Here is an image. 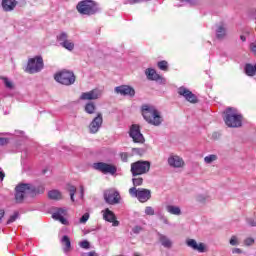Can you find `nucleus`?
I'll return each mask as SVG.
<instances>
[{
    "label": "nucleus",
    "mask_w": 256,
    "mask_h": 256,
    "mask_svg": "<svg viewBox=\"0 0 256 256\" xmlns=\"http://www.w3.org/2000/svg\"><path fill=\"white\" fill-rule=\"evenodd\" d=\"M247 223L250 225V227H256V221L251 218L247 219Z\"/></svg>",
    "instance_id": "c03bdc74"
},
{
    "label": "nucleus",
    "mask_w": 256,
    "mask_h": 256,
    "mask_svg": "<svg viewBox=\"0 0 256 256\" xmlns=\"http://www.w3.org/2000/svg\"><path fill=\"white\" fill-rule=\"evenodd\" d=\"M67 190L70 193V199L71 201H75V193L77 192V188L75 186L72 185H68L67 186Z\"/></svg>",
    "instance_id": "473e14b6"
},
{
    "label": "nucleus",
    "mask_w": 256,
    "mask_h": 256,
    "mask_svg": "<svg viewBox=\"0 0 256 256\" xmlns=\"http://www.w3.org/2000/svg\"><path fill=\"white\" fill-rule=\"evenodd\" d=\"M129 195H131V197H136L140 203H147V201L151 199V190L132 187L129 189Z\"/></svg>",
    "instance_id": "423d86ee"
},
{
    "label": "nucleus",
    "mask_w": 256,
    "mask_h": 256,
    "mask_svg": "<svg viewBox=\"0 0 256 256\" xmlns=\"http://www.w3.org/2000/svg\"><path fill=\"white\" fill-rule=\"evenodd\" d=\"M67 215V210L64 208H57L56 211L52 214V217L55 219V221H60L62 225H68L69 222L67 219H65V216Z\"/></svg>",
    "instance_id": "a211bd4d"
},
{
    "label": "nucleus",
    "mask_w": 256,
    "mask_h": 256,
    "mask_svg": "<svg viewBox=\"0 0 256 256\" xmlns=\"http://www.w3.org/2000/svg\"><path fill=\"white\" fill-rule=\"evenodd\" d=\"M80 247L82 249H89V247H90L89 241L83 240L82 242H80Z\"/></svg>",
    "instance_id": "79ce46f5"
},
{
    "label": "nucleus",
    "mask_w": 256,
    "mask_h": 256,
    "mask_svg": "<svg viewBox=\"0 0 256 256\" xmlns=\"http://www.w3.org/2000/svg\"><path fill=\"white\" fill-rule=\"evenodd\" d=\"M120 157L124 162H127V159H129V155H127V153H121Z\"/></svg>",
    "instance_id": "a18cd8bd"
},
{
    "label": "nucleus",
    "mask_w": 256,
    "mask_h": 256,
    "mask_svg": "<svg viewBox=\"0 0 256 256\" xmlns=\"http://www.w3.org/2000/svg\"><path fill=\"white\" fill-rule=\"evenodd\" d=\"M134 178H132V183L135 187V189H137V187H140V185H143V179L140 176H133Z\"/></svg>",
    "instance_id": "2f4dec72"
},
{
    "label": "nucleus",
    "mask_w": 256,
    "mask_h": 256,
    "mask_svg": "<svg viewBox=\"0 0 256 256\" xmlns=\"http://www.w3.org/2000/svg\"><path fill=\"white\" fill-rule=\"evenodd\" d=\"M158 67L161 69V71H167L168 63L167 61L163 60L158 62Z\"/></svg>",
    "instance_id": "c9c22d12"
},
{
    "label": "nucleus",
    "mask_w": 256,
    "mask_h": 256,
    "mask_svg": "<svg viewBox=\"0 0 256 256\" xmlns=\"http://www.w3.org/2000/svg\"><path fill=\"white\" fill-rule=\"evenodd\" d=\"M76 9L81 15H95L99 11V6L92 0H84L78 3Z\"/></svg>",
    "instance_id": "7ed1b4c3"
},
{
    "label": "nucleus",
    "mask_w": 256,
    "mask_h": 256,
    "mask_svg": "<svg viewBox=\"0 0 256 256\" xmlns=\"http://www.w3.org/2000/svg\"><path fill=\"white\" fill-rule=\"evenodd\" d=\"M129 135L133 139L134 143H145V137L141 133V128L139 125L134 124L130 127Z\"/></svg>",
    "instance_id": "9b49d317"
},
{
    "label": "nucleus",
    "mask_w": 256,
    "mask_h": 256,
    "mask_svg": "<svg viewBox=\"0 0 256 256\" xmlns=\"http://www.w3.org/2000/svg\"><path fill=\"white\" fill-rule=\"evenodd\" d=\"M3 83L5 85V87H7V89H12L13 88V82H11L10 80H8L7 78H2Z\"/></svg>",
    "instance_id": "4c0bfd02"
},
{
    "label": "nucleus",
    "mask_w": 256,
    "mask_h": 256,
    "mask_svg": "<svg viewBox=\"0 0 256 256\" xmlns=\"http://www.w3.org/2000/svg\"><path fill=\"white\" fill-rule=\"evenodd\" d=\"M115 93L122 95V97H135V88L129 85H121L115 88Z\"/></svg>",
    "instance_id": "f8f14e48"
},
{
    "label": "nucleus",
    "mask_w": 256,
    "mask_h": 256,
    "mask_svg": "<svg viewBox=\"0 0 256 256\" xmlns=\"http://www.w3.org/2000/svg\"><path fill=\"white\" fill-rule=\"evenodd\" d=\"M62 244L65 245L64 252L67 253L69 249H71V240L69 239V236H63Z\"/></svg>",
    "instance_id": "a878e982"
},
{
    "label": "nucleus",
    "mask_w": 256,
    "mask_h": 256,
    "mask_svg": "<svg viewBox=\"0 0 256 256\" xmlns=\"http://www.w3.org/2000/svg\"><path fill=\"white\" fill-rule=\"evenodd\" d=\"M225 35H226L225 27H223V25L218 26V28L216 30L217 39H223V37H225Z\"/></svg>",
    "instance_id": "cd10ccee"
},
{
    "label": "nucleus",
    "mask_w": 256,
    "mask_h": 256,
    "mask_svg": "<svg viewBox=\"0 0 256 256\" xmlns=\"http://www.w3.org/2000/svg\"><path fill=\"white\" fill-rule=\"evenodd\" d=\"M241 41H247V38H245L244 35L240 36Z\"/></svg>",
    "instance_id": "5fc2aeb1"
},
{
    "label": "nucleus",
    "mask_w": 256,
    "mask_h": 256,
    "mask_svg": "<svg viewBox=\"0 0 256 256\" xmlns=\"http://www.w3.org/2000/svg\"><path fill=\"white\" fill-rule=\"evenodd\" d=\"M49 199H53L55 201H59V199H63V195L59 190H51L48 192Z\"/></svg>",
    "instance_id": "393cba45"
},
{
    "label": "nucleus",
    "mask_w": 256,
    "mask_h": 256,
    "mask_svg": "<svg viewBox=\"0 0 256 256\" xmlns=\"http://www.w3.org/2000/svg\"><path fill=\"white\" fill-rule=\"evenodd\" d=\"M93 169H96V171H101V173L104 174L110 173V175H115L117 173V167L105 162L94 163Z\"/></svg>",
    "instance_id": "9d476101"
},
{
    "label": "nucleus",
    "mask_w": 256,
    "mask_h": 256,
    "mask_svg": "<svg viewBox=\"0 0 256 256\" xmlns=\"http://www.w3.org/2000/svg\"><path fill=\"white\" fill-rule=\"evenodd\" d=\"M186 245L190 247V249H193V251H198V253H205L207 251L205 244L197 243L195 239H188Z\"/></svg>",
    "instance_id": "6ab92c4d"
},
{
    "label": "nucleus",
    "mask_w": 256,
    "mask_h": 256,
    "mask_svg": "<svg viewBox=\"0 0 256 256\" xmlns=\"http://www.w3.org/2000/svg\"><path fill=\"white\" fill-rule=\"evenodd\" d=\"M168 165L174 169H181L185 165L183 158L177 155H170L168 158Z\"/></svg>",
    "instance_id": "f3484780"
},
{
    "label": "nucleus",
    "mask_w": 256,
    "mask_h": 256,
    "mask_svg": "<svg viewBox=\"0 0 256 256\" xmlns=\"http://www.w3.org/2000/svg\"><path fill=\"white\" fill-rule=\"evenodd\" d=\"M19 217V212H14L12 216L7 221V225H11V223H15L17 221V218Z\"/></svg>",
    "instance_id": "f704fd0d"
},
{
    "label": "nucleus",
    "mask_w": 256,
    "mask_h": 256,
    "mask_svg": "<svg viewBox=\"0 0 256 256\" xmlns=\"http://www.w3.org/2000/svg\"><path fill=\"white\" fill-rule=\"evenodd\" d=\"M250 49H251V51H252L253 53H256V45H255V43H251V44H250Z\"/></svg>",
    "instance_id": "603ef678"
},
{
    "label": "nucleus",
    "mask_w": 256,
    "mask_h": 256,
    "mask_svg": "<svg viewBox=\"0 0 256 256\" xmlns=\"http://www.w3.org/2000/svg\"><path fill=\"white\" fill-rule=\"evenodd\" d=\"M229 243L230 245H232V247H236L237 245H239V238H237V236H232Z\"/></svg>",
    "instance_id": "e433bc0d"
},
{
    "label": "nucleus",
    "mask_w": 256,
    "mask_h": 256,
    "mask_svg": "<svg viewBox=\"0 0 256 256\" xmlns=\"http://www.w3.org/2000/svg\"><path fill=\"white\" fill-rule=\"evenodd\" d=\"M95 109H97V108H96V106H95V103H93V102H89V103H87V104L85 105V111H86V113H88L89 115H93V113H95Z\"/></svg>",
    "instance_id": "bb28decb"
},
{
    "label": "nucleus",
    "mask_w": 256,
    "mask_h": 256,
    "mask_svg": "<svg viewBox=\"0 0 256 256\" xmlns=\"http://www.w3.org/2000/svg\"><path fill=\"white\" fill-rule=\"evenodd\" d=\"M17 0H2L3 11L10 12L17 7Z\"/></svg>",
    "instance_id": "aec40b11"
},
{
    "label": "nucleus",
    "mask_w": 256,
    "mask_h": 256,
    "mask_svg": "<svg viewBox=\"0 0 256 256\" xmlns=\"http://www.w3.org/2000/svg\"><path fill=\"white\" fill-rule=\"evenodd\" d=\"M101 125H103V115L99 113L89 125L90 133H97L101 129Z\"/></svg>",
    "instance_id": "dca6fc26"
},
{
    "label": "nucleus",
    "mask_w": 256,
    "mask_h": 256,
    "mask_svg": "<svg viewBox=\"0 0 256 256\" xmlns=\"http://www.w3.org/2000/svg\"><path fill=\"white\" fill-rule=\"evenodd\" d=\"M104 221L108 223H112V227H119V221L115 216V213L111 211L109 208L101 211Z\"/></svg>",
    "instance_id": "ddd939ff"
},
{
    "label": "nucleus",
    "mask_w": 256,
    "mask_h": 256,
    "mask_svg": "<svg viewBox=\"0 0 256 256\" xmlns=\"http://www.w3.org/2000/svg\"><path fill=\"white\" fill-rule=\"evenodd\" d=\"M15 191L16 203H23L25 197L31 195V193H35V187L31 184L22 183L16 186Z\"/></svg>",
    "instance_id": "20e7f679"
},
{
    "label": "nucleus",
    "mask_w": 256,
    "mask_h": 256,
    "mask_svg": "<svg viewBox=\"0 0 256 256\" xmlns=\"http://www.w3.org/2000/svg\"><path fill=\"white\" fill-rule=\"evenodd\" d=\"M178 94L184 97L189 103H197V96L186 87L181 86L178 88Z\"/></svg>",
    "instance_id": "4468645a"
},
{
    "label": "nucleus",
    "mask_w": 256,
    "mask_h": 256,
    "mask_svg": "<svg viewBox=\"0 0 256 256\" xmlns=\"http://www.w3.org/2000/svg\"><path fill=\"white\" fill-rule=\"evenodd\" d=\"M141 111L143 118L150 125H155V127H159V125L163 123L161 112L156 110L154 106L143 105Z\"/></svg>",
    "instance_id": "f257e3e1"
},
{
    "label": "nucleus",
    "mask_w": 256,
    "mask_h": 256,
    "mask_svg": "<svg viewBox=\"0 0 256 256\" xmlns=\"http://www.w3.org/2000/svg\"><path fill=\"white\" fill-rule=\"evenodd\" d=\"M3 179H5V172L0 168V181H3Z\"/></svg>",
    "instance_id": "09e8293b"
},
{
    "label": "nucleus",
    "mask_w": 256,
    "mask_h": 256,
    "mask_svg": "<svg viewBox=\"0 0 256 256\" xmlns=\"http://www.w3.org/2000/svg\"><path fill=\"white\" fill-rule=\"evenodd\" d=\"M101 95H102L101 90L93 89L92 91L82 93L80 96V99L82 101H93L95 99H99Z\"/></svg>",
    "instance_id": "2eb2a0df"
},
{
    "label": "nucleus",
    "mask_w": 256,
    "mask_h": 256,
    "mask_svg": "<svg viewBox=\"0 0 256 256\" xmlns=\"http://www.w3.org/2000/svg\"><path fill=\"white\" fill-rule=\"evenodd\" d=\"M245 73H246V75H248V77L255 76L256 75V65L246 64Z\"/></svg>",
    "instance_id": "b1692460"
},
{
    "label": "nucleus",
    "mask_w": 256,
    "mask_h": 256,
    "mask_svg": "<svg viewBox=\"0 0 256 256\" xmlns=\"http://www.w3.org/2000/svg\"><path fill=\"white\" fill-rule=\"evenodd\" d=\"M209 199V195L207 194H199L196 196V201H198V203H207Z\"/></svg>",
    "instance_id": "c756f323"
},
{
    "label": "nucleus",
    "mask_w": 256,
    "mask_h": 256,
    "mask_svg": "<svg viewBox=\"0 0 256 256\" xmlns=\"http://www.w3.org/2000/svg\"><path fill=\"white\" fill-rule=\"evenodd\" d=\"M182 3L186 1V3H191V0H180Z\"/></svg>",
    "instance_id": "6e6d98bb"
},
{
    "label": "nucleus",
    "mask_w": 256,
    "mask_h": 256,
    "mask_svg": "<svg viewBox=\"0 0 256 256\" xmlns=\"http://www.w3.org/2000/svg\"><path fill=\"white\" fill-rule=\"evenodd\" d=\"M9 143V139L7 138H0V145H7Z\"/></svg>",
    "instance_id": "49530a36"
},
{
    "label": "nucleus",
    "mask_w": 256,
    "mask_h": 256,
    "mask_svg": "<svg viewBox=\"0 0 256 256\" xmlns=\"http://www.w3.org/2000/svg\"><path fill=\"white\" fill-rule=\"evenodd\" d=\"M64 47V49H67L68 51H73L75 49V44L71 40H66L64 43H60Z\"/></svg>",
    "instance_id": "c85d7f7f"
},
{
    "label": "nucleus",
    "mask_w": 256,
    "mask_h": 256,
    "mask_svg": "<svg viewBox=\"0 0 256 256\" xmlns=\"http://www.w3.org/2000/svg\"><path fill=\"white\" fill-rule=\"evenodd\" d=\"M213 161H217V155L210 154L204 158V162L210 165V163H213Z\"/></svg>",
    "instance_id": "72a5a7b5"
},
{
    "label": "nucleus",
    "mask_w": 256,
    "mask_h": 256,
    "mask_svg": "<svg viewBox=\"0 0 256 256\" xmlns=\"http://www.w3.org/2000/svg\"><path fill=\"white\" fill-rule=\"evenodd\" d=\"M253 243H255V239L249 237V238H246L244 240V244L247 246V247H251V245H253Z\"/></svg>",
    "instance_id": "a19ab883"
},
{
    "label": "nucleus",
    "mask_w": 256,
    "mask_h": 256,
    "mask_svg": "<svg viewBox=\"0 0 256 256\" xmlns=\"http://www.w3.org/2000/svg\"><path fill=\"white\" fill-rule=\"evenodd\" d=\"M158 237L162 247H165V249H171V247H173V241H171L169 237L163 234H158Z\"/></svg>",
    "instance_id": "412c9836"
},
{
    "label": "nucleus",
    "mask_w": 256,
    "mask_h": 256,
    "mask_svg": "<svg viewBox=\"0 0 256 256\" xmlns=\"http://www.w3.org/2000/svg\"><path fill=\"white\" fill-rule=\"evenodd\" d=\"M43 70V58L41 56H36L28 60L26 67L27 73H39Z\"/></svg>",
    "instance_id": "0eeeda50"
},
{
    "label": "nucleus",
    "mask_w": 256,
    "mask_h": 256,
    "mask_svg": "<svg viewBox=\"0 0 256 256\" xmlns=\"http://www.w3.org/2000/svg\"><path fill=\"white\" fill-rule=\"evenodd\" d=\"M83 256H97V253H95V252H86V253H84L83 254Z\"/></svg>",
    "instance_id": "3c124183"
},
{
    "label": "nucleus",
    "mask_w": 256,
    "mask_h": 256,
    "mask_svg": "<svg viewBox=\"0 0 256 256\" xmlns=\"http://www.w3.org/2000/svg\"><path fill=\"white\" fill-rule=\"evenodd\" d=\"M143 231V227L141 226H135L134 228H132V233H135L136 235H138V233H141Z\"/></svg>",
    "instance_id": "37998d69"
},
{
    "label": "nucleus",
    "mask_w": 256,
    "mask_h": 256,
    "mask_svg": "<svg viewBox=\"0 0 256 256\" xmlns=\"http://www.w3.org/2000/svg\"><path fill=\"white\" fill-rule=\"evenodd\" d=\"M83 195H85V190L83 186H80V199H83Z\"/></svg>",
    "instance_id": "8fccbe9b"
},
{
    "label": "nucleus",
    "mask_w": 256,
    "mask_h": 256,
    "mask_svg": "<svg viewBox=\"0 0 256 256\" xmlns=\"http://www.w3.org/2000/svg\"><path fill=\"white\" fill-rule=\"evenodd\" d=\"M57 41L61 44V43H65V41H69V36L67 35V33L65 32H61L58 36H57Z\"/></svg>",
    "instance_id": "7c9ffc66"
},
{
    "label": "nucleus",
    "mask_w": 256,
    "mask_h": 256,
    "mask_svg": "<svg viewBox=\"0 0 256 256\" xmlns=\"http://www.w3.org/2000/svg\"><path fill=\"white\" fill-rule=\"evenodd\" d=\"M232 253H233V254H237V255H239V254H241V253H242V251H241V249H240V248H234V249L232 250Z\"/></svg>",
    "instance_id": "de8ad7c7"
},
{
    "label": "nucleus",
    "mask_w": 256,
    "mask_h": 256,
    "mask_svg": "<svg viewBox=\"0 0 256 256\" xmlns=\"http://www.w3.org/2000/svg\"><path fill=\"white\" fill-rule=\"evenodd\" d=\"M151 169V162L139 160L131 164L132 177H139L140 175H145L149 173Z\"/></svg>",
    "instance_id": "39448f33"
},
{
    "label": "nucleus",
    "mask_w": 256,
    "mask_h": 256,
    "mask_svg": "<svg viewBox=\"0 0 256 256\" xmlns=\"http://www.w3.org/2000/svg\"><path fill=\"white\" fill-rule=\"evenodd\" d=\"M164 223H166V224H167V223H169V221H168L167 219H164Z\"/></svg>",
    "instance_id": "4d7b16f0"
},
{
    "label": "nucleus",
    "mask_w": 256,
    "mask_h": 256,
    "mask_svg": "<svg viewBox=\"0 0 256 256\" xmlns=\"http://www.w3.org/2000/svg\"><path fill=\"white\" fill-rule=\"evenodd\" d=\"M145 74L150 81H159L161 79V76L153 68L146 69Z\"/></svg>",
    "instance_id": "4be33fe9"
},
{
    "label": "nucleus",
    "mask_w": 256,
    "mask_h": 256,
    "mask_svg": "<svg viewBox=\"0 0 256 256\" xmlns=\"http://www.w3.org/2000/svg\"><path fill=\"white\" fill-rule=\"evenodd\" d=\"M89 217H90L89 213L86 212V213L83 214V216L80 218V223H82V224L84 225L85 223H87V221H89Z\"/></svg>",
    "instance_id": "58836bf2"
},
{
    "label": "nucleus",
    "mask_w": 256,
    "mask_h": 256,
    "mask_svg": "<svg viewBox=\"0 0 256 256\" xmlns=\"http://www.w3.org/2000/svg\"><path fill=\"white\" fill-rule=\"evenodd\" d=\"M166 211L170 213V215H177V216L181 215V208L179 206L167 205Z\"/></svg>",
    "instance_id": "5701e85b"
},
{
    "label": "nucleus",
    "mask_w": 256,
    "mask_h": 256,
    "mask_svg": "<svg viewBox=\"0 0 256 256\" xmlns=\"http://www.w3.org/2000/svg\"><path fill=\"white\" fill-rule=\"evenodd\" d=\"M224 121L227 127H241L243 123V116L237 112V109L227 108Z\"/></svg>",
    "instance_id": "f03ea898"
},
{
    "label": "nucleus",
    "mask_w": 256,
    "mask_h": 256,
    "mask_svg": "<svg viewBox=\"0 0 256 256\" xmlns=\"http://www.w3.org/2000/svg\"><path fill=\"white\" fill-rule=\"evenodd\" d=\"M145 215H155V209L151 206L145 208Z\"/></svg>",
    "instance_id": "ea45409f"
},
{
    "label": "nucleus",
    "mask_w": 256,
    "mask_h": 256,
    "mask_svg": "<svg viewBox=\"0 0 256 256\" xmlns=\"http://www.w3.org/2000/svg\"><path fill=\"white\" fill-rule=\"evenodd\" d=\"M104 199L108 205H117L121 201V195L119 191L109 189L104 192Z\"/></svg>",
    "instance_id": "1a4fd4ad"
},
{
    "label": "nucleus",
    "mask_w": 256,
    "mask_h": 256,
    "mask_svg": "<svg viewBox=\"0 0 256 256\" xmlns=\"http://www.w3.org/2000/svg\"><path fill=\"white\" fill-rule=\"evenodd\" d=\"M54 79L58 83H61V85H73L75 83V74L71 71L64 70L56 74Z\"/></svg>",
    "instance_id": "6e6552de"
},
{
    "label": "nucleus",
    "mask_w": 256,
    "mask_h": 256,
    "mask_svg": "<svg viewBox=\"0 0 256 256\" xmlns=\"http://www.w3.org/2000/svg\"><path fill=\"white\" fill-rule=\"evenodd\" d=\"M5 216V210H0V219H3Z\"/></svg>",
    "instance_id": "864d4df0"
}]
</instances>
